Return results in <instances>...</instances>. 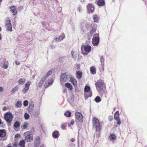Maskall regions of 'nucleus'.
Listing matches in <instances>:
<instances>
[{
  "mask_svg": "<svg viewBox=\"0 0 147 147\" xmlns=\"http://www.w3.org/2000/svg\"><path fill=\"white\" fill-rule=\"evenodd\" d=\"M4 117L6 121L8 123H11L13 118V116L11 113L9 112L5 113Z\"/></svg>",
  "mask_w": 147,
  "mask_h": 147,
  "instance_id": "1",
  "label": "nucleus"
},
{
  "mask_svg": "<svg viewBox=\"0 0 147 147\" xmlns=\"http://www.w3.org/2000/svg\"><path fill=\"white\" fill-rule=\"evenodd\" d=\"M93 126L96 128L97 131H99L100 129V123L98 119L94 117L93 120Z\"/></svg>",
  "mask_w": 147,
  "mask_h": 147,
  "instance_id": "2",
  "label": "nucleus"
},
{
  "mask_svg": "<svg viewBox=\"0 0 147 147\" xmlns=\"http://www.w3.org/2000/svg\"><path fill=\"white\" fill-rule=\"evenodd\" d=\"M92 43L94 46H97L98 45L99 42L98 35V34L95 35L92 40Z\"/></svg>",
  "mask_w": 147,
  "mask_h": 147,
  "instance_id": "3",
  "label": "nucleus"
},
{
  "mask_svg": "<svg viewBox=\"0 0 147 147\" xmlns=\"http://www.w3.org/2000/svg\"><path fill=\"white\" fill-rule=\"evenodd\" d=\"M31 83V82L30 81H28L26 83L25 87L22 91V93L23 94H25L28 90Z\"/></svg>",
  "mask_w": 147,
  "mask_h": 147,
  "instance_id": "4",
  "label": "nucleus"
},
{
  "mask_svg": "<svg viewBox=\"0 0 147 147\" xmlns=\"http://www.w3.org/2000/svg\"><path fill=\"white\" fill-rule=\"evenodd\" d=\"M76 119L79 122H82V121L83 116L82 114L79 112H77L76 113Z\"/></svg>",
  "mask_w": 147,
  "mask_h": 147,
  "instance_id": "5",
  "label": "nucleus"
},
{
  "mask_svg": "<svg viewBox=\"0 0 147 147\" xmlns=\"http://www.w3.org/2000/svg\"><path fill=\"white\" fill-rule=\"evenodd\" d=\"M1 67L3 69H6L8 66V62L7 61H3L0 64Z\"/></svg>",
  "mask_w": 147,
  "mask_h": 147,
  "instance_id": "6",
  "label": "nucleus"
},
{
  "mask_svg": "<svg viewBox=\"0 0 147 147\" xmlns=\"http://www.w3.org/2000/svg\"><path fill=\"white\" fill-rule=\"evenodd\" d=\"M6 26L7 28V30L8 31H12V26L10 23V20H7L6 21Z\"/></svg>",
  "mask_w": 147,
  "mask_h": 147,
  "instance_id": "7",
  "label": "nucleus"
},
{
  "mask_svg": "<svg viewBox=\"0 0 147 147\" xmlns=\"http://www.w3.org/2000/svg\"><path fill=\"white\" fill-rule=\"evenodd\" d=\"M67 80V76L66 74L64 73L62 74L61 76L60 80L62 83H63Z\"/></svg>",
  "mask_w": 147,
  "mask_h": 147,
  "instance_id": "8",
  "label": "nucleus"
},
{
  "mask_svg": "<svg viewBox=\"0 0 147 147\" xmlns=\"http://www.w3.org/2000/svg\"><path fill=\"white\" fill-rule=\"evenodd\" d=\"M53 82V79L51 78L47 80V82H46L45 85V86L46 87H47L50 85L52 84Z\"/></svg>",
  "mask_w": 147,
  "mask_h": 147,
  "instance_id": "9",
  "label": "nucleus"
},
{
  "mask_svg": "<svg viewBox=\"0 0 147 147\" xmlns=\"http://www.w3.org/2000/svg\"><path fill=\"white\" fill-rule=\"evenodd\" d=\"M88 11L89 13H92L94 10V7L91 4H89L87 6Z\"/></svg>",
  "mask_w": 147,
  "mask_h": 147,
  "instance_id": "10",
  "label": "nucleus"
},
{
  "mask_svg": "<svg viewBox=\"0 0 147 147\" xmlns=\"http://www.w3.org/2000/svg\"><path fill=\"white\" fill-rule=\"evenodd\" d=\"M10 10L12 12L13 15H16L17 12V10L16 9V7L15 6H13L10 7Z\"/></svg>",
  "mask_w": 147,
  "mask_h": 147,
  "instance_id": "11",
  "label": "nucleus"
},
{
  "mask_svg": "<svg viewBox=\"0 0 147 147\" xmlns=\"http://www.w3.org/2000/svg\"><path fill=\"white\" fill-rule=\"evenodd\" d=\"M97 88H98L100 90H102L103 88V84L102 82H98L96 84Z\"/></svg>",
  "mask_w": 147,
  "mask_h": 147,
  "instance_id": "12",
  "label": "nucleus"
},
{
  "mask_svg": "<svg viewBox=\"0 0 147 147\" xmlns=\"http://www.w3.org/2000/svg\"><path fill=\"white\" fill-rule=\"evenodd\" d=\"M33 137L31 134L27 135L25 138V141L27 142H31L32 140Z\"/></svg>",
  "mask_w": 147,
  "mask_h": 147,
  "instance_id": "13",
  "label": "nucleus"
},
{
  "mask_svg": "<svg viewBox=\"0 0 147 147\" xmlns=\"http://www.w3.org/2000/svg\"><path fill=\"white\" fill-rule=\"evenodd\" d=\"M84 51L87 52H90L91 50V47L89 45H86L84 46Z\"/></svg>",
  "mask_w": 147,
  "mask_h": 147,
  "instance_id": "14",
  "label": "nucleus"
},
{
  "mask_svg": "<svg viewBox=\"0 0 147 147\" xmlns=\"http://www.w3.org/2000/svg\"><path fill=\"white\" fill-rule=\"evenodd\" d=\"M71 54L72 57L76 59L77 57L78 53L77 51L73 50L71 52Z\"/></svg>",
  "mask_w": 147,
  "mask_h": 147,
  "instance_id": "15",
  "label": "nucleus"
},
{
  "mask_svg": "<svg viewBox=\"0 0 147 147\" xmlns=\"http://www.w3.org/2000/svg\"><path fill=\"white\" fill-rule=\"evenodd\" d=\"M70 82L74 86L77 84V82L76 80L73 77H71L70 79Z\"/></svg>",
  "mask_w": 147,
  "mask_h": 147,
  "instance_id": "16",
  "label": "nucleus"
},
{
  "mask_svg": "<svg viewBox=\"0 0 147 147\" xmlns=\"http://www.w3.org/2000/svg\"><path fill=\"white\" fill-rule=\"evenodd\" d=\"M116 136L114 134H111L109 138L111 141H113L116 139Z\"/></svg>",
  "mask_w": 147,
  "mask_h": 147,
  "instance_id": "17",
  "label": "nucleus"
},
{
  "mask_svg": "<svg viewBox=\"0 0 147 147\" xmlns=\"http://www.w3.org/2000/svg\"><path fill=\"white\" fill-rule=\"evenodd\" d=\"M65 86L69 89L70 90H71L73 89V87L72 85L69 83H67L65 84Z\"/></svg>",
  "mask_w": 147,
  "mask_h": 147,
  "instance_id": "18",
  "label": "nucleus"
},
{
  "mask_svg": "<svg viewBox=\"0 0 147 147\" xmlns=\"http://www.w3.org/2000/svg\"><path fill=\"white\" fill-rule=\"evenodd\" d=\"M18 83L20 85L23 84L25 82V79L24 78L20 79L18 81Z\"/></svg>",
  "mask_w": 147,
  "mask_h": 147,
  "instance_id": "19",
  "label": "nucleus"
},
{
  "mask_svg": "<svg viewBox=\"0 0 147 147\" xmlns=\"http://www.w3.org/2000/svg\"><path fill=\"white\" fill-rule=\"evenodd\" d=\"M6 132L5 130H0V137H3L6 135Z\"/></svg>",
  "mask_w": 147,
  "mask_h": 147,
  "instance_id": "20",
  "label": "nucleus"
},
{
  "mask_svg": "<svg viewBox=\"0 0 147 147\" xmlns=\"http://www.w3.org/2000/svg\"><path fill=\"white\" fill-rule=\"evenodd\" d=\"M90 70L91 73L93 74H95L96 73V69L94 66H92L90 67Z\"/></svg>",
  "mask_w": 147,
  "mask_h": 147,
  "instance_id": "21",
  "label": "nucleus"
},
{
  "mask_svg": "<svg viewBox=\"0 0 147 147\" xmlns=\"http://www.w3.org/2000/svg\"><path fill=\"white\" fill-rule=\"evenodd\" d=\"M15 107L16 108L20 107L22 106V103L20 101H18L16 102L15 104Z\"/></svg>",
  "mask_w": 147,
  "mask_h": 147,
  "instance_id": "22",
  "label": "nucleus"
},
{
  "mask_svg": "<svg viewBox=\"0 0 147 147\" xmlns=\"http://www.w3.org/2000/svg\"><path fill=\"white\" fill-rule=\"evenodd\" d=\"M114 118L116 120H119V114L118 111H117L114 114Z\"/></svg>",
  "mask_w": 147,
  "mask_h": 147,
  "instance_id": "23",
  "label": "nucleus"
},
{
  "mask_svg": "<svg viewBox=\"0 0 147 147\" xmlns=\"http://www.w3.org/2000/svg\"><path fill=\"white\" fill-rule=\"evenodd\" d=\"M97 4L99 6H102L105 4V2L103 0H99L98 1Z\"/></svg>",
  "mask_w": 147,
  "mask_h": 147,
  "instance_id": "24",
  "label": "nucleus"
},
{
  "mask_svg": "<svg viewBox=\"0 0 147 147\" xmlns=\"http://www.w3.org/2000/svg\"><path fill=\"white\" fill-rule=\"evenodd\" d=\"M77 77L78 79H80L82 76V72L80 71H78L76 73Z\"/></svg>",
  "mask_w": 147,
  "mask_h": 147,
  "instance_id": "25",
  "label": "nucleus"
},
{
  "mask_svg": "<svg viewBox=\"0 0 147 147\" xmlns=\"http://www.w3.org/2000/svg\"><path fill=\"white\" fill-rule=\"evenodd\" d=\"M90 90V87L88 86H86L84 88V91L86 92H88Z\"/></svg>",
  "mask_w": 147,
  "mask_h": 147,
  "instance_id": "26",
  "label": "nucleus"
},
{
  "mask_svg": "<svg viewBox=\"0 0 147 147\" xmlns=\"http://www.w3.org/2000/svg\"><path fill=\"white\" fill-rule=\"evenodd\" d=\"M34 108V104L32 103H31L30 104L29 107L28 109L30 111H31Z\"/></svg>",
  "mask_w": 147,
  "mask_h": 147,
  "instance_id": "27",
  "label": "nucleus"
},
{
  "mask_svg": "<svg viewBox=\"0 0 147 147\" xmlns=\"http://www.w3.org/2000/svg\"><path fill=\"white\" fill-rule=\"evenodd\" d=\"M53 72V70H50L46 74L45 78H47L49 76H50Z\"/></svg>",
  "mask_w": 147,
  "mask_h": 147,
  "instance_id": "28",
  "label": "nucleus"
},
{
  "mask_svg": "<svg viewBox=\"0 0 147 147\" xmlns=\"http://www.w3.org/2000/svg\"><path fill=\"white\" fill-rule=\"evenodd\" d=\"M59 134V132L57 131H55L53 132V137L55 138H56L57 137V136Z\"/></svg>",
  "mask_w": 147,
  "mask_h": 147,
  "instance_id": "29",
  "label": "nucleus"
},
{
  "mask_svg": "<svg viewBox=\"0 0 147 147\" xmlns=\"http://www.w3.org/2000/svg\"><path fill=\"white\" fill-rule=\"evenodd\" d=\"M46 80V78H42L41 80L40 81L39 83V85L40 86H42L43 84L44 81Z\"/></svg>",
  "mask_w": 147,
  "mask_h": 147,
  "instance_id": "30",
  "label": "nucleus"
},
{
  "mask_svg": "<svg viewBox=\"0 0 147 147\" xmlns=\"http://www.w3.org/2000/svg\"><path fill=\"white\" fill-rule=\"evenodd\" d=\"M25 142L24 140L20 141L19 143V145L21 147H24L25 146Z\"/></svg>",
  "mask_w": 147,
  "mask_h": 147,
  "instance_id": "31",
  "label": "nucleus"
},
{
  "mask_svg": "<svg viewBox=\"0 0 147 147\" xmlns=\"http://www.w3.org/2000/svg\"><path fill=\"white\" fill-rule=\"evenodd\" d=\"M28 123L27 122H24L22 126V127L24 129H26L28 126Z\"/></svg>",
  "mask_w": 147,
  "mask_h": 147,
  "instance_id": "32",
  "label": "nucleus"
},
{
  "mask_svg": "<svg viewBox=\"0 0 147 147\" xmlns=\"http://www.w3.org/2000/svg\"><path fill=\"white\" fill-rule=\"evenodd\" d=\"M93 19L94 22H97L99 19V18L96 15L93 16Z\"/></svg>",
  "mask_w": 147,
  "mask_h": 147,
  "instance_id": "33",
  "label": "nucleus"
},
{
  "mask_svg": "<svg viewBox=\"0 0 147 147\" xmlns=\"http://www.w3.org/2000/svg\"><path fill=\"white\" fill-rule=\"evenodd\" d=\"M71 112L67 111L65 113V115L67 117H69L71 116Z\"/></svg>",
  "mask_w": 147,
  "mask_h": 147,
  "instance_id": "34",
  "label": "nucleus"
},
{
  "mask_svg": "<svg viewBox=\"0 0 147 147\" xmlns=\"http://www.w3.org/2000/svg\"><path fill=\"white\" fill-rule=\"evenodd\" d=\"M24 118L26 120H28L29 119L30 117V116L27 113H25L24 115Z\"/></svg>",
  "mask_w": 147,
  "mask_h": 147,
  "instance_id": "35",
  "label": "nucleus"
},
{
  "mask_svg": "<svg viewBox=\"0 0 147 147\" xmlns=\"http://www.w3.org/2000/svg\"><path fill=\"white\" fill-rule=\"evenodd\" d=\"M20 125L19 123L18 122H16L14 124V127L15 128H18L20 126Z\"/></svg>",
  "mask_w": 147,
  "mask_h": 147,
  "instance_id": "36",
  "label": "nucleus"
},
{
  "mask_svg": "<svg viewBox=\"0 0 147 147\" xmlns=\"http://www.w3.org/2000/svg\"><path fill=\"white\" fill-rule=\"evenodd\" d=\"M95 100L97 102H100L101 101V99L99 96H97L95 99Z\"/></svg>",
  "mask_w": 147,
  "mask_h": 147,
  "instance_id": "37",
  "label": "nucleus"
},
{
  "mask_svg": "<svg viewBox=\"0 0 147 147\" xmlns=\"http://www.w3.org/2000/svg\"><path fill=\"white\" fill-rule=\"evenodd\" d=\"M18 89V88L17 86H15L11 91V92L12 93H13L15 92H16V91H17V90Z\"/></svg>",
  "mask_w": 147,
  "mask_h": 147,
  "instance_id": "38",
  "label": "nucleus"
},
{
  "mask_svg": "<svg viewBox=\"0 0 147 147\" xmlns=\"http://www.w3.org/2000/svg\"><path fill=\"white\" fill-rule=\"evenodd\" d=\"M59 36L60 37L61 40H62L65 38V35L64 34H62Z\"/></svg>",
  "mask_w": 147,
  "mask_h": 147,
  "instance_id": "39",
  "label": "nucleus"
},
{
  "mask_svg": "<svg viewBox=\"0 0 147 147\" xmlns=\"http://www.w3.org/2000/svg\"><path fill=\"white\" fill-rule=\"evenodd\" d=\"M28 104V102L27 100H25L24 102L23 105L24 106H27Z\"/></svg>",
  "mask_w": 147,
  "mask_h": 147,
  "instance_id": "40",
  "label": "nucleus"
},
{
  "mask_svg": "<svg viewBox=\"0 0 147 147\" xmlns=\"http://www.w3.org/2000/svg\"><path fill=\"white\" fill-rule=\"evenodd\" d=\"M55 40L56 42H58L59 40H61L60 38V37L59 36L58 37H56L55 39Z\"/></svg>",
  "mask_w": 147,
  "mask_h": 147,
  "instance_id": "41",
  "label": "nucleus"
},
{
  "mask_svg": "<svg viewBox=\"0 0 147 147\" xmlns=\"http://www.w3.org/2000/svg\"><path fill=\"white\" fill-rule=\"evenodd\" d=\"M15 63L16 65H20V62L19 61H15Z\"/></svg>",
  "mask_w": 147,
  "mask_h": 147,
  "instance_id": "42",
  "label": "nucleus"
},
{
  "mask_svg": "<svg viewBox=\"0 0 147 147\" xmlns=\"http://www.w3.org/2000/svg\"><path fill=\"white\" fill-rule=\"evenodd\" d=\"M20 136V134H18L16 135L15 136V137L16 138H18Z\"/></svg>",
  "mask_w": 147,
  "mask_h": 147,
  "instance_id": "43",
  "label": "nucleus"
},
{
  "mask_svg": "<svg viewBox=\"0 0 147 147\" xmlns=\"http://www.w3.org/2000/svg\"><path fill=\"white\" fill-rule=\"evenodd\" d=\"M66 127V125L64 124H62L61 125V127L62 129H63L64 127Z\"/></svg>",
  "mask_w": 147,
  "mask_h": 147,
  "instance_id": "44",
  "label": "nucleus"
},
{
  "mask_svg": "<svg viewBox=\"0 0 147 147\" xmlns=\"http://www.w3.org/2000/svg\"><path fill=\"white\" fill-rule=\"evenodd\" d=\"M3 87H0V92H3Z\"/></svg>",
  "mask_w": 147,
  "mask_h": 147,
  "instance_id": "45",
  "label": "nucleus"
},
{
  "mask_svg": "<svg viewBox=\"0 0 147 147\" xmlns=\"http://www.w3.org/2000/svg\"><path fill=\"white\" fill-rule=\"evenodd\" d=\"M117 121H118V122H117V124L119 125H120L121 124V122L120 121V120L119 119V120H118Z\"/></svg>",
  "mask_w": 147,
  "mask_h": 147,
  "instance_id": "46",
  "label": "nucleus"
},
{
  "mask_svg": "<svg viewBox=\"0 0 147 147\" xmlns=\"http://www.w3.org/2000/svg\"><path fill=\"white\" fill-rule=\"evenodd\" d=\"M74 121L73 120H72L71 122V125H73L74 123Z\"/></svg>",
  "mask_w": 147,
  "mask_h": 147,
  "instance_id": "47",
  "label": "nucleus"
},
{
  "mask_svg": "<svg viewBox=\"0 0 147 147\" xmlns=\"http://www.w3.org/2000/svg\"><path fill=\"white\" fill-rule=\"evenodd\" d=\"M75 141V139L74 138H72L71 139V141L72 142H73Z\"/></svg>",
  "mask_w": 147,
  "mask_h": 147,
  "instance_id": "48",
  "label": "nucleus"
},
{
  "mask_svg": "<svg viewBox=\"0 0 147 147\" xmlns=\"http://www.w3.org/2000/svg\"><path fill=\"white\" fill-rule=\"evenodd\" d=\"M4 111H5L6 109V107H4L3 109Z\"/></svg>",
  "mask_w": 147,
  "mask_h": 147,
  "instance_id": "49",
  "label": "nucleus"
},
{
  "mask_svg": "<svg viewBox=\"0 0 147 147\" xmlns=\"http://www.w3.org/2000/svg\"><path fill=\"white\" fill-rule=\"evenodd\" d=\"M2 39V37L1 36V34H0V40H1Z\"/></svg>",
  "mask_w": 147,
  "mask_h": 147,
  "instance_id": "50",
  "label": "nucleus"
},
{
  "mask_svg": "<svg viewBox=\"0 0 147 147\" xmlns=\"http://www.w3.org/2000/svg\"><path fill=\"white\" fill-rule=\"evenodd\" d=\"M83 54L84 55H87V54L86 53H83Z\"/></svg>",
  "mask_w": 147,
  "mask_h": 147,
  "instance_id": "51",
  "label": "nucleus"
},
{
  "mask_svg": "<svg viewBox=\"0 0 147 147\" xmlns=\"http://www.w3.org/2000/svg\"><path fill=\"white\" fill-rule=\"evenodd\" d=\"M80 7H78V11L79 12H80Z\"/></svg>",
  "mask_w": 147,
  "mask_h": 147,
  "instance_id": "52",
  "label": "nucleus"
},
{
  "mask_svg": "<svg viewBox=\"0 0 147 147\" xmlns=\"http://www.w3.org/2000/svg\"><path fill=\"white\" fill-rule=\"evenodd\" d=\"M68 126L69 127H71V125H70V124H68Z\"/></svg>",
  "mask_w": 147,
  "mask_h": 147,
  "instance_id": "53",
  "label": "nucleus"
},
{
  "mask_svg": "<svg viewBox=\"0 0 147 147\" xmlns=\"http://www.w3.org/2000/svg\"><path fill=\"white\" fill-rule=\"evenodd\" d=\"M1 123V119H0V124Z\"/></svg>",
  "mask_w": 147,
  "mask_h": 147,
  "instance_id": "54",
  "label": "nucleus"
},
{
  "mask_svg": "<svg viewBox=\"0 0 147 147\" xmlns=\"http://www.w3.org/2000/svg\"><path fill=\"white\" fill-rule=\"evenodd\" d=\"M1 27H0V32L1 31Z\"/></svg>",
  "mask_w": 147,
  "mask_h": 147,
  "instance_id": "55",
  "label": "nucleus"
},
{
  "mask_svg": "<svg viewBox=\"0 0 147 147\" xmlns=\"http://www.w3.org/2000/svg\"><path fill=\"white\" fill-rule=\"evenodd\" d=\"M2 0H0V2H1Z\"/></svg>",
  "mask_w": 147,
  "mask_h": 147,
  "instance_id": "56",
  "label": "nucleus"
},
{
  "mask_svg": "<svg viewBox=\"0 0 147 147\" xmlns=\"http://www.w3.org/2000/svg\"><path fill=\"white\" fill-rule=\"evenodd\" d=\"M7 147H12L11 146H8Z\"/></svg>",
  "mask_w": 147,
  "mask_h": 147,
  "instance_id": "57",
  "label": "nucleus"
},
{
  "mask_svg": "<svg viewBox=\"0 0 147 147\" xmlns=\"http://www.w3.org/2000/svg\"><path fill=\"white\" fill-rule=\"evenodd\" d=\"M14 146H16V145H14Z\"/></svg>",
  "mask_w": 147,
  "mask_h": 147,
  "instance_id": "58",
  "label": "nucleus"
}]
</instances>
